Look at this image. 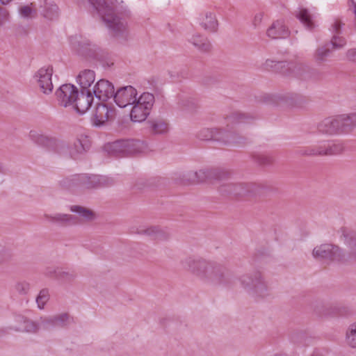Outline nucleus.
I'll return each mask as SVG.
<instances>
[{
	"label": "nucleus",
	"instance_id": "a18cd8bd",
	"mask_svg": "<svg viewBox=\"0 0 356 356\" xmlns=\"http://www.w3.org/2000/svg\"><path fill=\"white\" fill-rule=\"evenodd\" d=\"M76 278V275L73 272L64 271L59 269L58 272L57 280L65 282H70Z\"/></svg>",
	"mask_w": 356,
	"mask_h": 356
},
{
	"label": "nucleus",
	"instance_id": "72a5a7b5",
	"mask_svg": "<svg viewBox=\"0 0 356 356\" xmlns=\"http://www.w3.org/2000/svg\"><path fill=\"white\" fill-rule=\"evenodd\" d=\"M200 24L207 31L215 32L218 28L216 15L211 12H207L202 17Z\"/></svg>",
	"mask_w": 356,
	"mask_h": 356
},
{
	"label": "nucleus",
	"instance_id": "2eb2a0df",
	"mask_svg": "<svg viewBox=\"0 0 356 356\" xmlns=\"http://www.w3.org/2000/svg\"><path fill=\"white\" fill-rule=\"evenodd\" d=\"M115 111L114 108L107 106L105 104H97L92 121L93 125L100 127L108 121L114 119Z\"/></svg>",
	"mask_w": 356,
	"mask_h": 356
},
{
	"label": "nucleus",
	"instance_id": "5701e85b",
	"mask_svg": "<svg viewBox=\"0 0 356 356\" xmlns=\"http://www.w3.org/2000/svg\"><path fill=\"white\" fill-rule=\"evenodd\" d=\"M343 25L344 24L339 19H336L331 25L330 31L333 35L330 44L332 45V49H341L346 44V39L339 36L341 33V28Z\"/></svg>",
	"mask_w": 356,
	"mask_h": 356
},
{
	"label": "nucleus",
	"instance_id": "ddd939ff",
	"mask_svg": "<svg viewBox=\"0 0 356 356\" xmlns=\"http://www.w3.org/2000/svg\"><path fill=\"white\" fill-rule=\"evenodd\" d=\"M138 98L137 90L131 86L120 88L115 92L113 97L115 104L121 108L132 105Z\"/></svg>",
	"mask_w": 356,
	"mask_h": 356
},
{
	"label": "nucleus",
	"instance_id": "0eeeda50",
	"mask_svg": "<svg viewBox=\"0 0 356 356\" xmlns=\"http://www.w3.org/2000/svg\"><path fill=\"white\" fill-rule=\"evenodd\" d=\"M154 102L155 98L153 94L147 92L142 93L131 105V120L136 122L145 121L149 115Z\"/></svg>",
	"mask_w": 356,
	"mask_h": 356
},
{
	"label": "nucleus",
	"instance_id": "bb28decb",
	"mask_svg": "<svg viewBox=\"0 0 356 356\" xmlns=\"http://www.w3.org/2000/svg\"><path fill=\"white\" fill-rule=\"evenodd\" d=\"M212 172L208 170H200L196 172H188L184 175L183 183L184 184L202 182L209 179Z\"/></svg>",
	"mask_w": 356,
	"mask_h": 356
},
{
	"label": "nucleus",
	"instance_id": "a19ab883",
	"mask_svg": "<svg viewBox=\"0 0 356 356\" xmlns=\"http://www.w3.org/2000/svg\"><path fill=\"white\" fill-rule=\"evenodd\" d=\"M296 17L307 29H312L314 28V22H312L311 15L307 9H300L298 13L296 14Z\"/></svg>",
	"mask_w": 356,
	"mask_h": 356
},
{
	"label": "nucleus",
	"instance_id": "2f4dec72",
	"mask_svg": "<svg viewBox=\"0 0 356 356\" xmlns=\"http://www.w3.org/2000/svg\"><path fill=\"white\" fill-rule=\"evenodd\" d=\"M77 82L81 87V90H89L88 88L95 80V72L91 70H84L78 75Z\"/></svg>",
	"mask_w": 356,
	"mask_h": 356
},
{
	"label": "nucleus",
	"instance_id": "8fccbe9b",
	"mask_svg": "<svg viewBox=\"0 0 356 356\" xmlns=\"http://www.w3.org/2000/svg\"><path fill=\"white\" fill-rule=\"evenodd\" d=\"M59 271V268H53V267H47L44 270V275L46 276L50 277H55L57 279L58 272Z\"/></svg>",
	"mask_w": 356,
	"mask_h": 356
},
{
	"label": "nucleus",
	"instance_id": "7c9ffc66",
	"mask_svg": "<svg viewBox=\"0 0 356 356\" xmlns=\"http://www.w3.org/2000/svg\"><path fill=\"white\" fill-rule=\"evenodd\" d=\"M254 119L255 118L252 115L241 113L240 111L232 112L226 118L227 123L232 124L248 123ZM227 126H229V124H227Z\"/></svg>",
	"mask_w": 356,
	"mask_h": 356
},
{
	"label": "nucleus",
	"instance_id": "f704fd0d",
	"mask_svg": "<svg viewBox=\"0 0 356 356\" xmlns=\"http://www.w3.org/2000/svg\"><path fill=\"white\" fill-rule=\"evenodd\" d=\"M340 307L334 304H325L317 305L315 307V312L321 316H334L338 315Z\"/></svg>",
	"mask_w": 356,
	"mask_h": 356
},
{
	"label": "nucleus",
	"instance_id": "4468645a",
	"mask_svg": "<svg viewBox=\"0 0 356 356\" xmlns=\"http://www.w3.org/2000/svg\"><path fill=\"white\" fill-rule=\"evenodd\" d=\"M79 90L72 84H63L56 91L58 104L64 107L73 106Z\"/></svg>",
	"mask_w": 356,
	"mask_h": 356
},
{
	"label": "nucleus",
	"instance_id": "393cba45",
	"mask_svg": "<svg viewBox=\"0 0 356 356\" xmlns=\"http://www.w3.org/2000/svg\"><path fill=\"white\" fill-rule=\"evenodd\" d=\"M40 327H42L40 325V322L37 323L35 321L26 318L24 325H10L7 327L0 328V336L5 334H8L10 330H14L16 332H35L39 330Z\"/></svg>",
	"mask_w": 356,
	"mask_h": 356
},
{
	"label": "nucleus",
	"instance_id": "4be33fe9",
	"mask_svg": "<svg viewBox=\"0 0 356 356\" xmlns=\"http://www.w3.org/2000/svg\"><path fill=\"white\" fill-rule=\"evenodd\" d=\"M317 129L319 132L326 134L341 133L338 115L324 119L318 124Z\"/></svg>",
	"mask_w": 356,
	"mask_h": 356
},
{
	"label": "nucleus",
	"instance_id": "cd10ccee",
	"mask_svg": "<svg viewBox=\"0 0 356 356\" xmlns=\"http://www.w3.org/2000/svg\"><path fill=\"white\" fill-rule=\"evenodd\" d=\"M191 42L198 51L207 53L211 51V44L207 38L199 33H194L188 39Z\"/></svg>",
	"mask_w": 356,
	"mask_h": 356
},
{
	"label": "nucleus",
	"instance_id": "f03ea898",
	"mask_svg": "<svg viewBox=\"0 0 356 356\" xmlns=\"http://www.w3.org/2000/svg\"><path fill=\"white\" fill-rule=\"evenodd\" d=\"M182 267L202 282L215 286H230L231 272L222 264L201 257H188L181 260Z\"/></svg>",
	"mask_w": 356,
	"mask_h": 356
},
{
	"label": "nucleus",
	"instance_id": "a211bd4d",
	"mask_svg": "<svg viewBox=\"0 0 356 356\" xmlns=\"http://www.w3.org/2000/svg\"><path fill=\"white\" fill-rule=\"evenodd\" d=\"M72 318L67 313L40 318V325L42 329L49 330L53 327H65L70 323Z\"/></svg>",
	"mask_w": 356,
	"mask_h": 356
},
{
	"label": "nucleus",
	"instance_id": "39448f33",
	"mask_svg": "<svg viewBox=\"0 0 356 356\" xmlns=\"http://www.w3.org/2000/svg\"><path fill=\"white\" fill-rule=\"evenodd\" d=\"M345 146L342 143H321L318 145L302 147L296 154L300 156H332L343 153Z\"/></svg>",
	"mask_w": 356,
	"mask_h": 356
},
{
	"label": "nucleus",
	"instance_id": "58836bf2",
	"mask_svg": "<svg viewBox=\"0 0 356 356\" xmlns=\"http://www.w3.org/2000/svg\"><path fill=\"white\" fill-rule=\"evenodd\" d=\"M70 211L78 213L83 219L86 221H92L96 218L95 212L92 210L79 205H73L70 207Z\"/></svg>",
	"mask_w": 356,
	"mask_h": 356
},
{
	"label": "nucleus",
	"instance_id": "c85d7f7f",
	"mask_svg": "<svg viewBox=\"0 0 356 356\" xmlns=\"http://www.w3.org/2000/svg\"><path fill=\"white\" fill-rule=\"evenodd\" d=\"M341 133L349 132L356 127V112L338 115Z\"/></svg>",
	"mask_w": 356,
	"mask_h": 356
},
{
	"label": "nucleus",
	"instance_id": "4d7b16f0",
	"mask_svg": "<svg viewBox=\"0 0 356 356\" xmlns=\"http://www.w3.org/2000/svg\"><path fill=\"white\" fill-rule=\"evenodd\" d=\"M267 98L268 99V100H266L267 102H270V99H273V96H270V95H268Z\"/></svg>",
	"mask_w": 356,
	"mask_h": 356
},
{
	"label": "nucleus",
	"instance_id": "c756f323",
	"mask_svg": "<svg viewBox=\"0 0 356 356\" xmlns=\"http://www.w3.org/2000/svg\"><path fill=\"white\" fill-rule=\"evenodd\" d=\"M125 146L127 156L143 153L147 148V144L144 141L134 139L125 140Z\"/></svg>",
	"mask_w": 356,
	"mask_h": 356
},
{
	"label": "nucleus",
	"instance_id": "b1692460",
	"mask_svg": "<svg viewBox=\"0 0 356 356\" xmlns=\"http://www.w3.org/2000/svg\"><path fill=\"white\" fill-rule=\"evenodd\" d=\"M44 218L50 222L57 224L60 226H71L78 223L77 218L71 214L56 213L54 215L44 214Z\"/></svg>",
	"mask_w": 356,
	"mask_h": 356
},
{
	"label": "nucleus",
	"instance_id": "4c0bfd02",
	"mask_svg": "<svg viewBox=\"0 0 356 356\" xmlns=\"http://www.w3.org/2000/svg\"><path fill=\"white\" fill-rule=\"evenodd\" d=\"M330 47V44L327 43L316 49L314 54V58L317 63H322L327 60L331 53Z\"/></svg>",
	"mask_w": 356,
	"mask_h": 356
},
{
	"label": "nucleus",
	"instance_id": "79ce46f5",
	"mask_svg": "<svg viewBox=\"0 0 356 356\" xmlns=\"http://www.w3.org/2000/svg\"><path fill=\"white\" fill-rule=\"evenodd\" d=\"M43 16L48 19H54L58 17V6L55 4L45 2Z\"/></svg>",
	"mask_w": 356,
	"mask_h": 356
},
{
	"label": "nucleus",
	"instance_id": "9b49d317",
	"mask_svg": "<svg viewBox=\"0 0 356 356\" xmlns=\"http://www.w3.org/2000/svg\"><path fill=\"white\" fill-rule=\"evenodd\" d=\"M80 186L88 189L110 186L115 183L112 177L104 175L80 174Z\"/></svg>",
	"mask_w": 356,
	"mask_h": 356
},
{
	"label": "nucleus",
	"instance_id": "37998d69",
	"mask_svg": "<svg viewBox=\"0 0 356 356\" xmlns=\"http://www.w3.org/2000/svg\"><path fill=\"white\" fill-rule=\"evenodd\" d=\"M346 336L348 344L356 348V322L349 325Z\"/></svg>",
	"mask_w": 356,
	"mask_h": 356
},
{
	"label": "nucleus",
	"instance_id": "1a4fd4ad",
	"mask_svg": "<svg viewBox=\"0 0 356 356\" xmlns=\"http://www.w3.org/2000/svg\"><path fill=\"white\" fill-rule=\"evenodd\" d=\"M312 256L318 261L341 262L344 260L345 254L338 246L332 243H323L316 246L312 251Z\"/></svg>",
	"mask_w": 356,
	"mask_h": 356
},
{
	"label": "nucleus",
	"instance_id": "c9c22d12",
	"mask_svg": "<svg viewBox=\"0 0 356 356\" xmlns=\"http://www.w3.org/2000/svg\"><path fill=\"white\" fill-rule=\"evenodd\" d=\"M151 131L154 134H165L168 133V123L160 118L153 119L148 121Z\"/></svg>",
	"mask_w": 356,
	"mask_h": 356
},
{
	"label": "nucleus",
	"instance_id": "09e8293b",
	"mask_svg": "<svg viewBox=\"0 0 356 356\" xmlns=\"http://www.w3.org/2000/svg\"><path fill=\"white\" fill-rule=\"evenodd\" d=\"M257 161L261 165H270L273 163L274 159L269 154H259L256 156Z\"/></svg>",
	"mask_w": 356,
	"mask_h": 356
},
{
	"label": "nucleus",
	"instance_id": "a878e982",
	"mask_svg": "<svg viewBox=\"0 0 356 356\" xmlns=\"http://www.w3.org/2000/svg\"><path fill=\"white\" fill-rule=\"evenodd\" d=\"M29 138L35 144L47 147H51L56 152V142L59 141L56 138H49L37 131L32 130L29 133Z\"/></svg>",
	"mask_w": 356,
	"mask_h": 356
},
{
	"label": "nucleus",
	"instance_id": "f3484780",
	"mask_svg": "<svg viewBox=\"0 0 356 356\" xmlns=\"http://www.w3.org/2000/svg\"><path fill=\"white\" fill-rule=\"evenodd\" d=\"M254 186L252 184L226 182L220 186V191L223 194L234 196L244 195L253 192Z\"/></svg>",
	"mask_w": 356,
	"mask_h": 356
},
{
	"label": "nucleus",
	"instance_id": "f257e3e1",
	"mask_svg": "<svg viewBox=\"0 0 356 356\" xmlns=\"http://www.w3.org/2000/svg\"><path fill=\"white\" fill-rule=\"evenodd\" d=\"M83 6H92L102 16L111 34L120 42L129 38V30L127 21L129 13L116 0H78Z\"/></svg>",
	"mask_w": 356,
	"mask_h": 356
},
{
	"label": "nucleus",
	"instance_id": "6e6552de",
	"mask_svg": "<svg viewBox=\"0 0 356 356\" xmlns=\"http://www.w3.org/2000/svg\"><path fill=\"white\" fill-rule=\"evenodd\" d=\"M263 68L266 70H273L285 76L302 77L305 72V67L301 63L276 61L267 59L263 63Z\"/></svg>",
	"mask_w": 356,
	"mask_h": 356
},
{
	"label": "nucleus",
	"instance_id": "3c124183",
	"mask_svg": "<svg viewBox=\"0 0 356 356\" xmlns=\"http://www.w3.org/2000/svg\"><path fill=\"white\" fill-rule=\"evenodd\" d=\"M8 18V12L6 9L0 7V26L3 25Z\"/></svg>",
	"mask_w": 356,
	"mask_h": 356
},
{
	"label": "nucleus",
	"instance_id": "c03bdc74",
	"mask_svg": "<svg viewBox=\"0 0 356 356\" xmlns=\"http://www.w3.org/2000/svg\"><path fill=\"white\" fill-rule=\"evenodd\" d=\"M49 299V292L47 289H43L40 290L38 296L36 298V302L40 309H42L44 307L45 304Z\"/></svg>",
	"mask_w": 356,
	"mask_h": 356
},
{
	"label": "nucleus",
	"instance_id": "de8ad7c7",
	"mask_svg": "<svg viewBox=\"0 0 356 356\" xmlns=\"http://www.w3.org/2000/svg\"><path fill=\"white\" fill-rule=\"evenodd\" d=\"M19 13L22 17L31 18L35 12L30 6H24L19 8Z\"/></svg>",
	"mask_w": 356,
	"mask_h": 356
},
{
	"label": "nucleus",
	"instance_id": "423d86ee",
	"mask_svg": "<svg viewBox=\"0 0 356 356\" xmlns=\"http://www.w3.org/2000/svg\"><path fill=\"white\" fill-rule=\"evenodd\" d=\"M90 147V141L86 136H80L72 144L63 140L56 142V153L73 159H77Z\"/></svg>",
	"mask_w": 356,
	"mask_h": 356
},
{
	"label": "nucleus",
	"instance_id": "ea45409f",
	"mask_svg": "<svg viewBox=\"0 0 356 356\" xmlns=\"http://www.w3.org/2000/svg\"><path fill=\"white\" fill-rule=\"evenodd\" d=\"M80 174L73 175L64 177L59 181V185L65 189H70L75 186H80Z\"/></svg>",
	"mask_w": 356,
	"mask_h": 356
},
{
	"label": "nucleus",
	"instance_id": "5fc2aeb1",
	"mask_svg": "<svg viewBox=\"0 0 356 356\" xmlns=\"http://www.w3.org/2000/svg\"><path fill=\"white\" fill-rule=\"evenodd\" d=\"M262 17L263 15L261 13L257 14L254 16L253 24L255 26H258L261 22Z\"/></svg>",
	"mask_w": 356,
	"mask_h": 356
},
{
	"label": "nucleus",
	"instance_id": "864d4df0",
	"mask_svg": "<svg viewBox=\"0 0 356 356\" xmlns=\"http://www.w3.org/2000/svg\"><path fill=\"white\" fill-rule=\"evenodd\" d=\"M346 56L349 60L356 62V48L348 50Z\"/></svg>",
	"mask_w": 356,
	"mask_h": 356
},
{
	"label": "nucleus",
	"instance_id": "473e14b6",
	"mask_svg": "<svg viewBox=\"0 0 356 356\" xmlns=\"http://www.w3.org/2000/svg\"><path fill=\"white\" fill-rule=\"evenodd\" d=\"M106 151L115 156H124L127 155L125 140H119L108 144L106 146Z\"/></svg>",
	"mask_w": 356,
	"mask_h": 356
},
{
	"label": "nucleus",
	"instance_id": "13d9d810",
	"mask_svg": "<svg viewBox=\"0 0 356 356\" xmlns=\"http://www.w3.org/2000/svg\"><path fill=\"white\" fill-rule=\"evenodd\" d=\"M3 260H4L3 259L0 258V263L3 262Z\"/></svg>",
	"mask_w": 356,
	"mask_h": 356
},
{
	"label": "nucleus",
	"instance_id": "412c9836",
	"mask_svg": "<svg viewBox=\"0 0 356 356\" xmlns=\"http://www.w3.org/2000/svg\"><path fill=\"white\" fill-rule=\"evenodd\" d=\"M289 34L290 31L282 19L273 22L266 31L267 36L271 39L286 38Z\"/></svg>",
	"mask_w": 356,
	"mask_h": 356
},
{
	"label": "nucleus",
	"instance_id": "6ab92c4d",
	"mask_svg": "<svg viewBox=\"0 0 356 356\" xmlns=\"http://www.w3.org/2000/svg\"><path fill=\"white\" fill-rule=\"evenodd\" d=\"M71 44L78 54L84 56L92 57L95 56L96 46L86 38L77 35L71 39Z\"/></svg>",
	"mask_w": 356,
	"mask_h": 356
},
{
	"label": "nucleus",
	"instance_id": "49530a36",
	"mask_svg": "<svg viewBox=\"0 0 356 356\" xmlns=\"http://www.w3.org/2000/svg\"><path fill=\"white\" fill-rule=\"evenodd\" d=\"M30 289V284L26 281L17 282L15 285V290L21 295H26Z\"/></svg>",
	"mask_w": 356,
	"mask_h": 356
},
{
	"label": "nucleus",
	"instance_id": "603ef678",
	"mask_svg": "<svg viewBox=\"0 0 356 356\" xmlns=\"http://www.w3.org/2000/svg\"><path fill=\"white\" fill-rule=\"evenodd\" d=\"M26 318L22 315H16L14 318V324L13 325H24Z\"/></svg>",
	"mask_w": 356,
	"mask_h": 356
},
{
	"label": "nucleus",
	"instance_id": "dca6fc26",
	"mask_svg": "<svg viewBox=\"0 0 356 356\" xmlns=\"http://www.w3.org/2000/svg\"><path fill=\"white\" fill-rule=\"evenodd\" d=\"M92 95L102 102L114 97L115 89L112 83L106 79L99 80L93 87Z\"/></svg>",
	"mask_w": 356,
	"mask_h": 356
},
{
	"label": "nucleus",
	"instance_id": "9d476101",
	"mask_svg": "<svg viewBox=\"0 0 356 356\" xmlns=\"http://www.w3.org/2000/svg\"><path fill=\"white\" fill-rule=\"evenodd\" d=\"M52 74L53 67L48 65L40 68L33 76L40 92L45 95L51 93L53 90Z\"/></svg>",
	"mask_w": 356,
	"mask_h": 356
},
{
	"label": "nucleus",
	"instance_id": "e433bc0d",
	"mask_svg": "<svg viewBox=\"0 0 356 356\" xmlns=\"http://www.w3.org/2000/svg\"><path fill=\"white\" fill-rule=\"evenodd\" d=\"M341 232L344 238V243L350 249V254L356 257V233L346 228H342Z\"/></svg>",
	"mask_w": 356,
	"mask_h": 356
},
{
	"label": "nucleus",
	"instance_id": "f8f14e48",
	"mask_svg": "<svg viewBox=\"0 0 356 356\" xmlns=\"http://www.w3.org/2000/svg\"><path fill=\"white\" fill-rule=\"evenodd\" d=\"M130 232L132 234L149 236L154 240L165 241L170 237V234L166 230L157 226L133 225L130 228Z\"/></svg>",
	"mask_w": 356,
	"mask_h": 356
},
{
	"label": "nucleus",
	"instance_id": "bf43d9fd",
	"mask_svg": "<svg viewBox=\"0 0 356 356\" xmlns=\"http://www.w3.org/2000/svg\"><path fill=\"white\" fill-rule=\"evenodd\" d=\"M312 356H319V355H316V354H313Z\"/></svg>",
	"mask_w": 356,
	"mask_h": 356
},
{
	"label": "nucleus",
	"instance_id": "7ed1b4c3",
	"mask_svg": "<svg viewBox=\"0 0 356 356\" xmlns=\"http://www.w3.org/2000/svg\"><path fill=\"white\" fill-rule=\"evenodd\" d=\"M239 281L243 289L255 298H264L269 296L267 283L259 270L241 275Z\"/></svg>",
	"mask_w": 356,
	"mask_h": 356
},
{
	"label": "nucleus",
	"instance_id": "20e7f679",
	"mask_svg": "<svg viewBox=\"0 0 356 356\" xmlns=\"http://www.w3.org/2000/svg\"><path fill=\"white\" fill-rule=\"evenodd\" d=\"M197 137L202 140H213L223 144L241 145L244 143L245 138L228 129L220 128H202L197 133Z\"/></svg>",
	"mask_w": 356,
	"mask_h": 356
},
{
	"label": "nucleus",
	"instance_id": "aec40b11",
	"mask_svg": "<svg viewBox=\"0 0 356 356\" xmlns=\"http://www.w3.org/2000/svg\"><path fill=\"white\" fill-rule=\"evenodd\" d=\"M93 99V95L90 90H81L80 93L78 92L72 108L77 113L83 114L90 108Z\"/></svg>",
	"mask_w": 356,
	"mask_h": 356
},
{
	"label": "nucleus",
	"instance_id": "6e6d98bb",
	"mask_svg": "<svg viewBox=\"0 0 356 356\" xmlns=\"http://www.w3.org/2000/svg\"><path fill=\"white\" fill-rule=\"evenodd\" d=\"M12 0H0L2 4H8L10 3Z\"/></svg>",
	"mask_w": 356,
	"mask_h": 356
}]
</instances>
